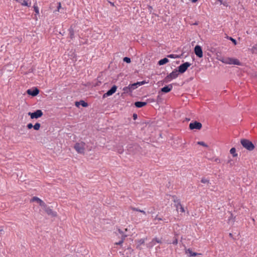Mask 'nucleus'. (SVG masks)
I'll return each mask as SVG.
<instances>
[{"label":"nucleus","mask_w":257,"mask_h":257,"mask_svg":"<svg viewBox=\"0 0 257 257\" xmlns=\"http://www.w3.org/2000/svg\"><path fill=\"white\" fill-rule=\"evenodd\" d=\"M217 59L220 62L226 64H233L238 66L241 65V62L237 59L230 57L218 56Z\"/></svg>","instance_id":"nucleus-1"},{"label":"nucleus","mask_w":257,"mask_h":257,"mask_svg":"<svg viewBox=\"0 0 257 257\" xmlns=\"http://www.w3.org/2000/svg\"><path fill=\"white\" fill-rule=\"evenodd\" d=\"M240 143L244 148L246 149L249 151H252L255 148L252 143L247 139H241L240 140Z\"/></svg>","instance_id":"nucleus-2"},{"label":"nucleus","mask_w":257,"mask_h":257,"mask_svg":"<svg viewBox=\"0 0 257 257\" xmlns=\"http://www.w3.org/2000/svg\"><path fill=\"white\" fill-rule=\"evenodd\" d=\"M178 75L179 72L177 69H175L165 78L164 81L165 82H168L172 79L176 78Z\"/></svg>","instance_id":"nucleus-3"},{"label":"nucleus","mask_w":257,"mask_h":257,"mask_svg":"<svg viewBox=\"0 0 257 257\" xmlns=\"http://www.w3.org/2000/svg\"><path fill=\"white\" fill-rule=\"evenodd\" d=\"M85 143L81 142L80 143H76L74 146V149L78 153L84 154L85 151Z\"/></svg>","instance_id":"nucleus-4"},{"label":"nucleus","mask_w":257,"mask_h":257,"mask_svg":"<svg viewBox=\"0 0 257 257\" xmlns=\"http://www.w3.org/2000/svg\"><path fill=\"white\" fill-rule=\"evenodd\" d=\"M43 114L42 111L40 109H38L34 112H29L28 115L31 116L32 119L38 118L41 117Z\"/></svg>","instance_id":"nucleus-5"},{"label":"nucleus","mask_w":257,"mask_h":257,"mask_svg":"<svg viewBox=\"0 0 257 257\" xmlns=\"http://www.w3.org/2000/svg\"><path fill=\"white\" fill-rule=\"evenodd\" d=\"M191 65V64L188 62L183 63L178 67V71L180 73H183Z\"/></svg>","instance_id":"nucleus-6"},{"label":"nucleus","mask_w":257,"mask_h":257,"mask_svg":"<svg viewBox=\"0 0 257 257\" xmlns=\"http://www.w3.org/2000/svg\"><path fill=\"white\" fill-rule=\"evenodd\" d=\"M202 127V125L201 123L198 122L197 121H195L194 122H191L189 124V128L191 130H200Z\"/></svg>","instance_id":"nucleus-7"},{"label":"nucleus","mask_w":257,"mask_h":257,"mask_svg":"<svg viewBox=\"0 0 257 257\" xmlns=\"http://www.w3.org/2000/svg\"><path fill=\"white\" fill-rule=\"evenodd\" d=\"M194 52L196 56L199 58H201L203 57V52L201 46L199 45L196 46L194 48Z\"/></svg>","instance_id":"nucleus-8"},{"label":"nucleus","mask_w":257,"mask_h":257,"mask_svg":"<svg viewBox=\"0 0 257 257\" xmlns=\"http://www.w3.org/2000/svg\"><path fill=\"white\" fill-rule=\"evenodd\" d=\"M117 86L113 85L109 90L103 94V97H107L112 95L116 90Z\"/></svg>","instance_id":"nucleus-9"},{"label":"nucleus","mask_w":257,"mask_h":257,"mask_svg":"<svg viewBox=\"0 0 257 257\" xmlns=\"http://www.w3.org/2000/svg\"><path fill=\"white\" fill-rule=\"evenodd\" d=\"M27 92L29 95H31L33 96H35L39 94V90L37 88H34V89H29L27 90Z\"/></svg>","instance_id":"nucleus-10"},{"label":"nucleus","mask_w":257,"mask_h":257,"mask_svg":"<svg viewBox=\"0 0 257 257\" xmlns=\"http://www.w3.org/2000/svg\"><path fill=\"white\" fill-rule=\"evenodd\" d=\"M157 243H161V241L158 238H153L151 242L147 244V247L149 248H152Z\"/></svg>","instance_id":"nucleus-11"},{"label":"nucleus","mask_w":257,"mask_h":257,"mask_svg":"<svg viewBox=\"0 0 257 257\" xmlns=\"http://www.w3.org/2000/svg\"><path fill=\"white\" fill-rule=\"evenodd\" d=\"M45 212L48 214L52 215V216H56V213L54 212L52 209L48 207L46 204L45 206H43Z\"/></svg>","instance_id":"nucleus-12"},{"label":"nucleus","mask_w":257,"mask_h":257,"mask_svg":"<svg viewBox=\"0 0 257 257\" xmlns=\"http://www.w3.org/2000/svg\"><path fill=\"white\" fill-rule=\"evenodd\" d=\"M32 201L37 202L39 204V205L42 207L46 206L45 203L43 200H42L41 199L37 197H33L32 199Z\"/></svg>","instance_id":"nucleus-13"},{"label":"nucleus","mask_w":257,"mask_h":257,"mask_svg":"<svg viewBox=\"0 0 257 257\" xmlns=\"http://www.w3.org/2000/svg\"><path fill=\"white\" fill-rule=\"evenodd\" d=\"M173 88L172 84H169L161 88V91L164 93L170 92Z\"/></svg>","instance_id":"nucleus-14"},{"label":"nucleus","mask_w":257,"mask_h":257,"mask_svg":"<svg viewBox=\"0 0 257 257\" xmlns=\"http://www.w3.org/2000/svg\"><path fill=\"white\" fill-rule=\"evenodd\" d=\"M185 253L187 254L189 256H194L200 254V253H198L196 252H193L190 248L186 249H185Z\"/></svg>","instance_id":"nucleus-15"},{"label":"nucleus","mask_w":257,"mask_h":257,"mask_svg":"<svg viewBox=\"0 0 257 257\" xmlns=\"http://www.w3.org/2000/svg\"><path fill=\"white\" fill-rule=\"evenodd\" d=\"M174 198L173 201L175 203V206L177 210H179V206H181V202L180 199H178L175 196L173 197Z\"/></svg>","instance_id":"nucleus-16"},{"label":"nucleus","mask_w":257,"mask_h":257,"mask_svg":"<svg viewBox=\"0 0 257 257\" xmlns=\"http://www.w3.org/2000/svg\"><path fill=\"white\" fill-rule=\"evenodd\" d=\"M20 2L22 6L30 7L31 5V1L30 0H21Z\"/></svg>","instance_id":"nucleus-17"},{"label":"nucleus","mask_w":257,"mask_h":257,"mask_svg":"<svg viewBox=\"0 0 257 257\" xmlns=\"http://www.w3.org/2000/svg\"><path fill=\"white\" fill-rule=\"evenodd\" d=\"M147 104V103L146 102L137 101L135 103V105L138 108H141L146 105Z\"/></svg>","instance_id":"nucleus-18"},{"label":"nucleus","mask_w":257,"mask_h":257,"mask_svg":"<svg viewBox=\"0 0 257 257\" xmlns=\"http://www.w3.org/2000/svg\"><path fill=\"white\" fill-rule=\"evenodd\" d=\"M79 105H81L83 107H87L88 106V103L85 102L84 100H80V101H76L75 102V105L76 106H78Z\"/></svg>","instance_id":"nucleus-19"},{"label":"nucleus","mask_w":257,"mask_h":257,"mask_svg":"<svg viewBox=\"0 0 257 257\" xmlns=\"http://www.w3.org/2000/svg\"><path fill=\"white\" fill-rule=\"evenodd\" d=\"M69 35L71 39H72L74 37V31L73 29L71 27L69 29Z\"/></svg>","instance_id":"nucleus-20"},{"label":"nucleus","mask_w":257,"mask_h":257,"mask_svg":"<svg viewBox=\"0 0 257 257\" xmlns=\"http://www.w3.org/2000/svg\"><path fill=\"white\" fill-rule=\"evenodd\" d=\"M168 62H169L168 59L167 58H164L160 60V61H159L158 64L159 65H163L164 64H166Z\"/></svg>","instance_id":"nucleus-21"},{"label":"nucleus","mask_w":257,"mask_h":257,"mask_svg":"<svg viewBox=\"0 0 257 257\" xmlns=\"http://www.w3.org/2000/svg\"><path fill=\"white\" fill-rule=\"evenodd\" d=\"M249 50L252 54H257V44L254 45L252 46L251 49H249Z\"/></svg>","instance_id":"nucleus-22"},{"label":"nucleus","mask_w":257,"mask_h":257,"mask_svg":"<svg viewBox=\"0 0 257 257\" xmlns=\"http://www.w3.org/2000/svg\"><path fill=\"white\" fill-rule=\"evenodd\" d=\"M131 91L132 92L134 90L137 89L139 86H138V84L136 83H134L133 84H130L128 85Z\"/></svg>","instance_id":"nucleus-23"},{"label":"nucleus","mask_w":257,"mask_h":257,"mask_svg":"<svg viewBox=\"0 0 257 257\" xmlns=\"http://www.w3.org/2000/svg\"><path fill=\"white\" fill-rule=\"evenodd\" d=\"M123 91L124 93H131L132 91L131 90L129 85L123 88Z\"/></svg>","instance_id":"nucleus-24"},{"label":"nucleus","mask_w":257,"mask_h":257,"mask_svg":"<svg viewBox=\"0 0 257 257\" xmlns=\"http://www.w3.org/2000/svg\"><path fill=\"white\" fill-rule=\"evenodd\" d=\"M34 10L36 14L38 15L39 14V8L37 5V4H35L33 6Z\"/></svg>","instance_id":"nucleus-25"},{"label":"nucleus","mask_w":257,"mask_h":257,"mask_svg":"<svg viewBox=\"0 0 257 257\" xmlns=\"http://www.w3.org/2000/svg\"><path fill=\"white\" fill-rule=\"evenodd\" d=\"M132 209L134 211H138V212H142L143 213L144 215H146V213L145 211L144 210H141L139 208H135V207H132Z\"/></svg>","instance_id":"nucleus-26"},{"label":"nucleus","mask_w":257,"mask_h":257,"mask_svg":"<svg viewBox=\"0 0 257 257\" xmlns=\"http://www.w3.org/2000/svg\"><path fill=\"white\" fill-rule=\"evenodd\" d=\"M33 126H34L33 128H34V130L38 131L40 129L41 124H40V123L37 122V123H36Z\"/></svg>","instance_id":"nucleus-27"},{"label":"nucleus","mask_w":257,"mask_h":257,"mask_svg":"<svg viewBox=\"0 0 257 257\" xmlns=\"http://www.w3.org/2000/svg\"><path fill=\"white\" fill-rule=\"evenodd\" d=\"M236 150L234 148H232L230 150V154L233 155V157H235L237 156V154L235 153Z\"/></svg>","instance_id":"nucleus-28"},{"label":"nucleus","mask_w":257,"mask_h":257,"mask_svg":"<svg viewBox=\"0 0 257 257\" xmlns=\"http://www.w3.org/2000/svg\"><path fill=\"white\" fill-rule=\"evenodd\" d=\"M201 182L202 183H207V184L210 183L209 180L205 178H202L201 180Z\"/></svg>","instance_id":"nucleus-29"},{"label":"nucleus","mask_w":257,"mask_h":257,"mask_svg":"<svg viewBox=\"0 0 257 257\" xmlns=\"http://www.w3.org/2000/svg\"><path fill=\"white\" fill-rule=\"evenodd\" d=\"M197 144L205 147L206 148H207L208 147V146L206 144H205L204 142L202 141L198 142Z\"/></svg>","instance_id":"nucleus-30"},{"label":"nucleus","mask_w":257,"mask_h":257,"mask_svg":"<svg viewBox=\"0 0 257 257\" xmlns=\"http://www.w3.org/2000/svg\"><path fill=\"white\" fill-rule=\"evenodd\" d=\"M146 239L145 238H141L137 241L139 243V245L143 244L145 243Z\"/></svg>","instance_id":"nucleus-31"},{"label":"nucleus","mask_w":257,"mask_h":257,"mask_svg":"<svg viewBox=\"0 0 257 257\" xmlns=\"http://www.w3.org/2000/svg\"><path fill=\"white\" fill-rule=\"evenodd\" d=\"M168 57L170 58H179V57L177 55L170 54L168 56Z\"/></svg>","instance_id":"nucleus-32"},{"label":"nucleus","mask_w":257,"mask_h":257,"mask_svg":"<svg viewBox=\"0 0 257 257\" xmlns=\"http://www.w3.org/2000/svg\"><path fill=\"white\" fill-rule=\"evenodd\" d=\"M123 61L127 63H130L131 62V59L127 57H125L123 58Z\"/></svg>","instance_id":"nucleus-33"},{"label":"nucleus","mask_w":257,"mask_h":257,"mask_svg":"<svg viewBox=\"0 0 257 257\" xmlns=\"http://www.w3.org/2000/svg\"><path fill=\"white\" fill-rule=\"evenodd\" d=\"M179 209H180V211L181 212H185V209H184L183 206H182V205L181 204V206H179Z\"/></svg>","instance_id":"nucleus-34"},{"label":"nucleus","mask_w":257,"mask_h":257,"mask_svg":"<svg viewBox=\"0 0 257 257\" xmlns=\"http://www.w3.org/2000/svg\"><path fill=\"white\" fill-rule=\"evenodd\" d=\"M146 83V82L145 81H141V82H137V84H138V86H140L142 85L145 84Z\"/></svg>","instance_id":"nucleus-35"},{"label":"nucleus","mask_w":257,"mask_h":257,"mask_svg":"<svg viewBox=\"0 0 257 257\" xmlns=\"http://www.w3.org/2000/svg\"><path fill=\"white\" fill-rule=\"evenodd\" d=\"M173 244H177L178 243V239L175 237L172 242Z\"/></svg>","instance_id":"nucleus-36"},{"label":"nucleus","mask_w":257,"mask_h":257,"mask_svg":"<svg viewBox=\"0 0 257 257\" xmlns=\"http://www.w3.org/2000/svg\"><path fill=\"white\" fill-rule=\"evenodd\" d=\"M61 8V3L60 2H59L58 3V7H57V10L55 11V12H59V10Z\"/></svg>","instance_id":"nucleus-37"},{"label":"nucleus","mask_w":257,"mask_h":257,"mask_svg":"<svg viewBox=\"0 0 257 257\" xmlns=\"http://www.w3.org/2000/svg\"><path fill=\"white\" fill-rule=\"evenodd\" d=\"M229 39L231 40L234 45L236 44V41L234 39L232 38V37H229Z\"/></svg>","instance_id":"nucleus-38"},{"label":"nucleus","mask_w":257,"mask_h":257,"mask_svg":"<svg viewBox=\"0 0 257 257\" xmlns=\"http://www.w3.org/2000/svg\"><path fill=\"white\" fill-rule=\"evenodd\" d=\"M123 239H121L118 242L115 243V244L116 245H121L123 243Z\"/></svg>","instance_id":"nucleus-39"},{"label":"nucleus","mask_w":257,"mask_h":257,"mask_svg":"<svg viewBox=\"0 0 257 257\" xmlns=\"http://www.w3.org/2000/svg\"><path fill=\"white\" fill-rule=\"evenodd\" d=\"M33 126H34V125H33L32 123H30L28 124V125H27V127H28L29 129H31V128H32V127H34Z\"/></svg>","instance_id":"nucleus-40"},{"label":"nucleus","mask_w":257,"mask_h":257,"mask_svg":"<svg viewBox=\"0 0 257 257\" xmlns=\"http://www.w3.org/2000/svg\"><path fill=\"white\" fill-rule=\"evenodd\" d=\"M155 220H162V219L161 218L158 217V216H156L155 218L154 219Z\"/></svg>","instance_id":"nucleus-41"},{"label":"nucleus","mask_w":257,"mask_h":257,"mask_svg":"<svg viewBox=\"0 0 257 257\" xmlns=\"http://www.w3.org/2000/svg\"><path fill=\"white\" fill-rule=\"evenodd\" d=\"M126 237V235H122V236H121V239H123V241H124V240L125 239V238Z\"/></svg>","instance_id":"nucleus-42"},{"label":"nucleus","mask_w":257,"mask_h":257,"mask_svg":"<svg viewBox=\"0 0 257 257\" xmlns=\"http://www.w3.org/2000/svg\"><path fill=\"white\" fill-rule=\"evenodd\" d=\"M133 117L134 119H136L137 118V114L136 113H134L133 114Z\"/></svg>","instance_id":"nucleus-43"},{"label":"nucleus","mask_w":257,"mask_h":257,"mask_svg":"<svg viewBox=\"0 0 257 257\" xmlns=\"http://www.w3.org/2000/svg\"><path fill=\"white\" fill-rule=\"evenodd\" d=\"M215 161L218 163H220V160L218 158H216L215 159Z\"/></svg>","instance_id":"nucleus-44"},{"label":"nucleus","mask_w":257,"mask_h":257,"mask_svg":"<svg viewBox=\"0 0 257 257\" xmlns=\"http://www.w3.org/2000/svg\"><path fill=\"white\" fill-rule=\"evenodd\" d=\"M191 2L193 3H196L198 0H191Z\"/></svg>","instance_id":"nucleus-45"},{"label":"nucleus","mask_w":257,"mask_h":257,"mask_svg":"<svg viewBox=\"0 0 257 257\" xmlns=\"http://www.w3.org/2000/svg\"><path fill=\"white\" fill-rule=\"evenodd\" d=\"M118 230V232H119L120 233H121V234H122V231L121 230H120V229H119Z\"/></svg>","instance_id":"nucleus-46"},{"label":"nucleus","mask_w":257,"mask_h":257,"mask_svg":"<svg viewBox=\"0 0 257 257\" xmlns=\"http://www.w3.org/2000/svg\"><path fill=\"white\" fill-rule=\"evenodd\" d=\"M221 4H222V1L221 0H218Z\"/></svg>","instance_id":"nucleus-47"},{"label":"nucleus","mask_w":257,"mask_h":257,"mask_svg":"<svg viewBox=\"0 0 257 257\" xmlns=\"http://www.w3.org/2000/svg\"><path fill=\"white\" fill-rule=\"evenodd\" d=\"M122 152V150H120L119 151V153H121Z\"/></svg>","instance_id":"nucleus-48"},{"label":"nucleus","mask_w":257,"mask_h":257,"mask_svg":"<svg viewBox=\"0 0 257 257\" xmlns=\"http://www.w3.org/2000/svg\"><path fill=\"white\" fill-rule=\"evenodd\" d=\"M229 235H230V236H231V235H232V234H231V233H230V234H229Z\"/></svg>","instance_id":"nucleus-49"}]
</instances>
